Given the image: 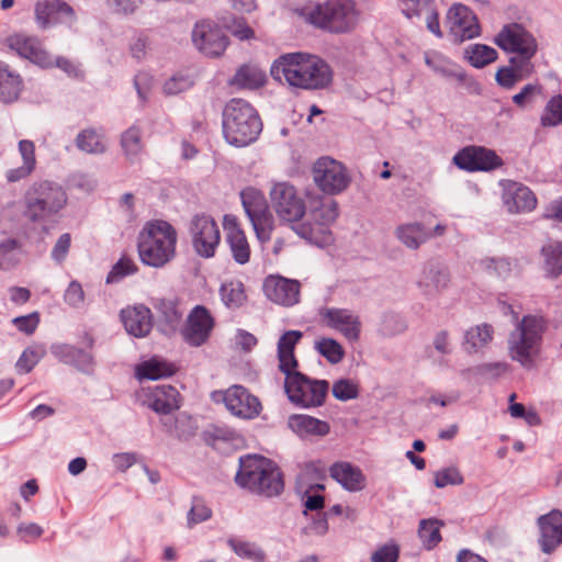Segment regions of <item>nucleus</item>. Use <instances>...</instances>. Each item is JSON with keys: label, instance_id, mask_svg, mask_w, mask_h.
Masks as SVG:
<instances>
[{"label": "nucleus", "instance_id": "f257e3e1", "mask_svg": "<svg viewBox=\"0 0 562 562\" xmlns=\"http://www.w3.org/2000/svg\"><path fill=\"white\" fill-rule=\"evenodd\" d=\"M302 337L300 330H288L279 338L278 367L285 375L284 389L289 400L303 407H316L325 402L329 383L326 380H312L296 371L299 361L294 351Z\"/></svg>", "mask_w": 562, "mask_h": 562}, {"label": "nucleus", "instance_id": "f03ea898", "mask_svg": "<svg viewBox=\"0 0 562 562\" xmlns=\"http://www.w3.org/2000/svg\"><path fill=\"white\" fill-rule=\"evenodd\" d=\"M270 71L277 81L305 90L326 88L333 79L330 67L322 58L304 53L282 55Z\"/></svg>", "mask_w": 562, "mask_h": 562}, {"label": "nucleus", "instance_id": "7ed1b4c3", "mask_svg": "<svg viewBox=\"0 0 562 562\" xmlns=\"http://www.w3.org/2000/svg\"><path fill=\"white\" fill-rule=\"evenodd\" d=\"M236 483L250 492L266 496H278L283 492V475L279 467L262 456L240 458Z\"/></svg>", "mask_w": 562, "mask_h": 562}, {"label": "nucleus", "instance_id": "20e7f679", "mask_svg": "<svg viewBox=\"0 0 562 562\" xmlns=\"http://www.w3.org/2000/svg\"><path fill=\"white\" fill-rule=\"evenodd\" d=\"M177 239V232L168 222L147 223L140 231L137 240L140 261L154 268L166 266L176 255Z\"/></svg>", "mask_w": 562, "mask_h": 562}, {"label": "nucleus", "instance_id": "39448f33", "mask_svg": "<svg viewBox=\"0 0 562 562\" xmlns=\"http://www.w3.org/2000/svg\"><path fill=\"white\" fill-rule=\"evenodd\" d=\"M222 125L226 142L236 147L254 143L262 131L259 114L243 99H232L225 105Z\"/></svg>", "mask_w": 562, "mask_h": 562}, {"label": "nucleus", "instance_id": "423d86ee", "mask_svg": "<svg viewBox=\"0 0 562 562\" xmlns=\"http://www.w3.org/2000/svg\"><path fill=\"white\" fill-rule=\"evenodd\" d=\"M64 188L48 180L33 182L23 196V216L31 223H42L58 215L67 205Z\"/></svg>", "mask_w": 562, "mask_h": 562}, {"label": "nucleus", "instance_id": "0eeeda50", "mask_svg": "<svg viewBox=\"0 0 562 562\" xmlns=\"http://www.w3.org/2000/svg\"><path fill=\"white\" fill-rule=\"evenodd\" d=\"M302 18L310 24L331 33H346L355 29L358 12L352 0H326L308 4L301 10Z\"/></svg>", "mask_w": 562, "mask_h": 562}, {"label": "nucleus", "instance_id": "6e6552de", "mask_svg": "<svg viewBox=\"0 0 562 562\" xmlns=\"http://www.w3.org/2000/svg\"><path fill=\"white\" fill-rule=\"evenodd\" d=\"M546 330V321L541 316L526 315L516 325L508 339L509 355L513 360L524 367L532 363L538 353L542 335Z\"/></svg>", "mask_w": 562, "mask_h": 562}, {"label": "nucleus", "instance_id": "1a4fd4ad", "mask_svg": "<svg viewBox=\"0 0 562 562\" xmlns=\"http://www.w3.org/2000/svg\"><path fill=\"white\" fill-rule=\"evenodd\" d=\"M338 217V203L333 199L318 198L310 211V220L297 224L295 233L302 238L325 246L331 241L329 226Z\"/></svg>", "mask_w": 562, "mask_h": 562}, {"label": "nucleus", "instance_id": "9d476101", "mask_svg": "<svg viewBox=\"0 0 562 562\" xmlns=\"http://www.w3.org/2000/svg\"><path fill=\"white\" fill-rule=\"evenodd\" d=\"M240 199L258 240L260 243L269 241L274 221L263 193L256 188L247 187L241 190Z\"/></svg>", "mask_w": 562, "mask_h": 562}, {"label": "nucleus", "instance_id": "9b49d317", "mask_svg": "<svg viewBox=\"0 0 562 562\" xmlns=\"http://www.w3.org/2000/svg\"><path fill=\"white\" fill-rule=\"evenodd\" d=\"M211 398L214 403H223L233 416L240 419H254L262 409L259 398L239 384L232 385L226 390L213 391Z\"/></svg>", "mask_w": 562, "mask_h": 562}, {"label": "nucleus", "instance_id": "f8f14e48", "mask_svg": "<svg viewBox=\"0 0 562 562\" xmlns=\"http://www.w3.org/2000/svg\"><path fill=\"white\" fill-rule=\"evenodd\" d=\"M269 195L272 207L280 220L295 223L305 215V202L299 195L295 187L289 182L273 183Z\"/></svg>", "mask_w": 562, "mask_h": 562}, {"label": "nucleus", "instance_id": "ddd939ff", "mask_svg": "<svg viewBox=\"0 0 562 562\" xmlns=\"http://www.w3.org/2000/svg\"><path fill=\"white\" fill-rule=\"evenodd\" d=\"M189 233L195 252L203 258H212L221 243V233L211 215L195 214L189 224Z\"/></svg>", "mask_w": 562, "mask_h": 562}, {"label": "nucleus", "instance_id": "4468645a", "mask_svg": "<svg viewBox=\"0 0 562 562\" xmlns=\"http://www.w3.org/2000/svg\"><path fill=\"white\" fill-rule=\"evenodd\" d=\"M312 172L315 184L327 194H338L350 183L346 167L330 157L317 159Z\"/></svg>", "mask_w": 562, "mask_h": 562}, {"label": "nucleus", "instance_id": "2eb2a0df", "mask_svg": "<svg viewBox=\"0 0 562 562\" xmlns=\"http://www.w3.org/2000/svg\"><path fill=\"white\" fill-rule=\"evenodd\" d=\"M445 25L454 42H464L480 35L477 18L470 8L461 3L452 4L447 11Z\"/></svg>", "mask_w": 562, "mask_h": 562}, {"label": "nucleus", "instance_id": "dca6fc26", "mask_svg": "<svg viewBox=\"0 0 562 562\" xmlns=\"http://www.w3.org/2000/svg\"><path fill=\"white\" fill-rule=\"evenodd\" d=\"M4 45L20 57L43 68H50L54 65L53 55L44 48L43 43L36 36L13 33L5 38Z\"/></svg>", "mask_w": 562, "mask_h": 562}, {"label": "nucleus", "instance_id": "f3484780", "mask_svg": "<svg viewBox=\"0 0 562 562\" xmlns=\"http://www.w3.org/2000/svg\"><path fill=\"white\" fill-rule=\"evenodd\" d=\"M301 283L295 279H289L279 274H269L262 283L265 296L272 303L292 307L300 302Z\"/></svg>", "mask_w": 562, "mask_h": 562}, {"label": "nucleus", "instance_id": "a211bd4d", "mask_svg": "<svg viewBox=\"0 0 562 562\" xmlns=\"http://www.w3.org/2000/svg\"><path fill=\"white\" fill-rule=\"evenodd\" d=\"M495 43L503 50L516 53L527 60L537 52L533 36L517 23L505 25L496 35Z\"/></svg>", "mask_w": 562, "mask_h": 562}, {"label": "nucleus", "instance_id": "6ab92c4d", "mask_svg": "<svg viewBox=\"0 0 562 562\" xmlns=\"http://www.w3.org/2000/svg\"><path fill=\"white\" fill-rule=\"evenodd\" d=\"M453 164L465 171H490L503 165L502 158L492 149L467 146L453 156Z\"/></svg>", "mask_w": 562, "mask_h": 562}, {"label": "nucleus", "instance_id": "aec40b11", "mask_svg": "<svg viewBox=\"0 0 562 562\" xmlns=\"http://www.w3.org/2000/svg\"><path fill=\"white\" fill-rule=\"evenodd\" d=\"M214 326L211 312L203 305H196L189 313L181 335L190 346L200 347L207 341Z\"/></svg>", "mask_w": 562, "mask_h": 562}, {"label": "nucleus", "instance_id": "412c9836", "mask_svg": "<svg viewBox=\"0 0 562 562\" xmlns=\"http://www.w3.org/2000/svg\"><path fill=\"white\" fill-rule=\"evenodd\" d=\"M194 46L205 56L218 57L228 46V38L220 26L202 21L192 31Z\"/></svg>", "mask_w": 562, "mask_h": 562}, {"label": "nucleus", "instance_id": "4be33fe9", "mask_svg": "<svg viewBox=\"0 0 562 562\" xmlns=\"http://www.w3.org/2000/svg\"><path fill=\"white\" fill-rule=\"evenodd\" d=\"M327 327L341 334L347 340L356 342L361 334V319L348 308L327 307L321 312Z\"/></svg>", "mask_w": 562, "mask_h": 562}, {"label": "nucleus", "instance_id": "5701e85b", "mask_svg": "<svg viewBox=\"0 0 562 562\" xmlns=\"http://www.w3.org/2000/svg\"><path fill=\"white\" fill-rule=\"evenodd\" d=\"M223 228L226 244L235 262L241 266L248 263L251 257V248L237 216L225 214Z\"/></svg>", "mask_w": 562, "mask_h": 562}, {"label": "nucleus", "instance_id": "b1692460", "mask_svg": "<svg viewBox=\"0 0 562 562\" xmlns=\"http://www.w3.org/2000/svg\"><path fill=\"white\" fill-rule=\"evenodd\" d=\"M401 10L407 19H423L427 30L436 37L443 36L435 0H401Z\"/></svg>", "mask_w": 562, "mask_h": 562}, {"label": "nucleus", "instance_id": "393cba45", "mask_svg": "<svg viewBox=\"0 0 562 562\" xmlns=\"http://www.w3.org/2000/svg\"><path fill=\"white\" fill-rule=\"evenodd\" d=\"M36 23L41 29H47L52 24L76 20L72 8L61 0H38L34 5Z\"/></svg>", "mask_w": 562, "mask_h": 562}, {"label": "nucleus", "instance_id": "a878e982", "mask_svg": "<svg viewBox=\"0 0 562 562\" xmlns=\"http://www.w3.org/2000/svg\"><path fill=\"white\" fill-rule=\"evenodd\" d=\"M140 396L144 403L158 414H169L180 407V394L171 385L142 389Z\"/></svg>", "mask_w": 562, "mask_h": 562}, {"label": "nucleus", "instance_id": "bb28decb", "mask_svg": "<svg viewBox=\"0 0 562 562\" xmlns=\"http://www.w3.org/2000/svg\"><path fill=\"white\" fill-rule=\"evenodd\" d=\"M537 522L540 529V548L549 554L562 543V512L552 509L550 513L541 515Z\"/></svg>", "mask_w": 562, "mask_h": 562}, {"label": "nucleus", "instance_id": "cd10ccee", "mask_svg": "<svg viewBox=\"0 0 562 562\" xmlns=\"http://www.w3.org/2000/svg\"><path fill=\"white\" fill-rule=\"evenodd\" d=\"M504 203L510 213L531 212L537 206L535 193L519 182H508L504 195Z\"/></svg>", "mask_w": 562, "mask_h": 562}, {"label": "nucleus", "instance_id": "c85d7f7f", "mask_svg": "<svg viewBox=\"0 0 562 562\" xmlns=\"http://www.w3.org/2000/svg\"><path fill=\"white\" fill-rule=\"evenodd\" d=\"M330 476L349 492H358L366 487L362 471L349 462H336L329 469Z\"/></svg>", "mask_w": 562, "mask_h": 562}, {"label": "nucleus", "instance_id": "c756f323", "mask_svg": "<svg viewBox=\"0 0 562 562\" xmlns=\"http://www.w3.org/2000/svg\"><path fill=\"white\" fill-rule=\"evenodd\" d=\"M126 331L135 337H145L153 327L150 310L140 305L121 312Z\"/></svg>", "mask_w": 562, "mask_h": 562}, {"label": "nucleus", "instance_id": "7c9ffc66", "mask_svg": "<svg viewBox=\"0 0 562 562\" xmlns=\"http://www.w3.org/2000/svg\"><path fill=\"white\" fill-rule=\"evenodd\" d=\"M22 76L9 64L0 60V102L13 103L23 91Z\"/></svg>", "mask_w": 562, "mask_h": 562}, {"label": "nucleus", "instance_id": "2f4dec72", "mask_svg": "<svg viewBox=\"0 0 562 562\" xmlns=\"http://www.w3.org/2000/svg\"><path fill=\"white\" fill-rule=\"evenodd\" d=\"M19 153L22 157V166L11 168L5 172L8 182H18L31 176L36 167L35 145L32 140L22 139L19 142Z\"/></svg>", "mask_w": 562, "mask_h": 562}, {"label": "nucleus", "instance_id": "473e14b6", "mask_svg": "<svg viewBox=\"0 0 562 562\" xmlns=\"http://www.w3.org/2000/svg\"><path fill=\"white\" fill-rule=\"evenodd\" d=\"M450 281L449 273L446 269L436 268L434 266L425 268L418 281L419 288L426 295H435L440 293L448 286Z\"/></svg>", "mask_w": 562, "mask_h": 562}, {"label": "nucleus", "instance_id": "72a5a7b5", "mask_svg": "<svg viewBox=\"0 0 562 562\" xmlns=\"http://www.w3.org/2000/svg\"><path fill=\"white\" fill-rule=\"evenodd\" d=\"M267 81L266 74L256 65L246 64L240 66L231 80L232 86L241 89H258Z\"/></svg>", "mask_w": 562, "mask_h": 562}, {"label": "nucleus", "instance_id": "f704fd0d", "mask_svg": "<svg viewBox=\"0 0 562 562\" xmlns=\"http://www.w3.org/2000/svg\"><path fill=\"white\" fill-rule=\"evenodd\" d=\"M77 148L89 155H102L106 151L105 136L95 128H85L78 133L75 139Z\"/></svg>", "mask_w": 562, "mask_h": 562}, {"label": "nucleus", "instance_id": "c9c22d12", "mask_svg": "<svg viewBox=\"0 0 562 562\" xmlns=\"http://www.w3.org/2000/svg\"><path fill=\"white\" fill-rule=\"evenodd\" d=\"M290 428L300 436H325L329 432V425L308 415H293L289 418Z\"/></svg>", "mask_w": 562, "mask_h": 562}, {"label": "nucleus", "instance_id": "e433bc0d", "mask_svg": "<svg viewBox=\"0 0 562 562\" xmlns=\"http://www.w3.org/2000/svg\"><path fill=\"white\" fill-rule=\"evenodd\" d=\"M120 144L126 159L131 162L138 161L145 148L142 130L136 125H132L122 133Z\"/></svg>", "mask_w": 562, "mask_h": 562}, {"label": "nucleus", "instance_id": "4c0bfd02", "mask_svg": "<svg viewBox=\"0 0 562 562\" xmlns=\"http://www.w3.org/2000/svg\"><path fill=\"white\" fill-rule=\"evenodd\" d=\"M396 237L408 248L417 249L430 234L419 223L403 224L396 228Z\"/></svg>", "mask_w": 562, "mask_h": 562}, {"label": "nucleus", "instance_id": "58836bf2", "mask_svg": "<svg viewBox=\"0 0 562 562\" xmlns=\"http://www.w3.org/2000/svg\"><path fill=\"white\" fill-rule=\"evenodd\" d=\"M221 299L228 308H239L247 301L245 285L239 280H229L220 289Z\"/></svg>", "mask_w": 562, "mask_h": 562}, {"label": "nucleus", "instance_id": "ea45409f", "mask_svg": "<svg viewBox=\"0 0 562 562\" xmlns=\"http://www.w3.org/2000/svg\"><path fill=\"white\" fill-rule=\"evenodd\" d=\"M464 57L471 66L475 68H483L494 63L498 57V53L491 46L484 44H472L465 48Z\"/></svg>", "mask_w": 562, "mask_h": 562}, {"label": "nucleus", "instance_id": "a19ab883", "mask_svg": "<svg viewBox=\"0 0 562 562\" xmlns=\"http://www.w3.org/2000/svg\"><path fill=\"white\" fill-rule=\"evenodd\" d=\"M173 364L166 361L151 359L143 362L136 369V375L142 379L157 380L170 376L175 373Z\"/></svg>", "mask_w": 562, "mask_h": 562}, {"label": "nucleus", "instance_id": "79ce46f5", "mask_svg": "<svg viewBox=\"0 0 562 562\" xmlns=\"http://www.w3.org/2000/svg\"><path fill=\"white\" fill-rule=\"evenodd\" d=\"M544 270L549 277L557 278L562 274V243L553 241L542 247Z\"/></svg>", "mask_w": 562, "mask_h": 562}, {"label": "nucleus", "instance_id": "37998d69", "mask_svg": "<svg viewBox=\"0 0 562 562\" xmlns=\"http://www.w3.org/2000/svg\"><path fill=\"white\" fill-rule=\"evenodd\" d=\"M425 64L435 72L445 77H456L458 72L456 65L442 53L437 50H428L424 54Z\"/></svg>", "mask_w": 562, "mask_h": 562}, {"label": "nucleus", "instance_id": "c03bdc74", "mask_svg": "<svg viewBox=\"0 0 562 562\" xmlns=\"http://www.w3.org/2000/svg\"><path fill=\"white\" fill-rule=\"evenodd\" d=\"M493 339V328L491 325L482 324L470 328L464 336L467 349L473 351L486 346Z\"/></svg>", "mask_w": 562, "mask_h": 562}, {"label": "nucleus", "instance_id": "a18cd8bd", "mask_svg": "<svg viewBox=\"0 0 562 562\" xmlns=\"http://www.w3.org/2000/svg\"><path fill=\"white\" fill-rule=\"evenodd\" d=\"M314 349L331 364L339 363L345 357L344 347L334 338L323 337L316 340Z\"/></svg>", "mask_w": 562, "mask_h": 562}, {"label": "nucleus", "instance_id": "49530a36", "mask_svg": "<svg viewBox=\"0 0 562 562\" xmlns=\"http://www.w3.org/2000/svg\"><path fill=\"white\" fill-rule=\"evenodd\" d=\"M442 524L435 518L423 519L419 524L418 536L428 550L435 548L441 541L440 527Z\"/></svg>", "mask_w": 562, "mask_h": 562}, {"label": "nucleus", "instance_id": "de8ad7c7", "mask_svg": "<svg viewBox=\"0 0 562 562\" xmlns=\"http://www.w3.org/2000/svg\"><path fill=\"white\" fill-rule=\"evenodd\" d=\"M526 74L521 68L503 67L496 72L495 79L499 86L512 89L518 81L530 75L532 67L529 61L525 63Z\"/></svg>", "mask_w": 562, "mask_h": 562}, {"label": "nucleus", "instance_id": "09e8293b", "mask_svg": "<svg viewBox=\"0 0 562 562\" xmlns=\"http://www.w3.org/2000/svg\"><path fill=\"white\" fill-rule=\"evenodd\" d=\"M228 544L232 550L240 558L248 559L255 562H261L265 559V553L255 543L231 539Z\"/></svg>", "mask_w": 562, "mask_h": 562}, {"label": "nucleus", "instance_id": "8fccbe9b", "mask_svg": "<svg viewBox=\"0 0 562 562\" xmlns=\"http://www.w3.org/2000/svg\"><path fill=\"white\" fill-rule=\"evenodd\" d=\"M562 123V95L552 97L546 105L541 116L543 126H555Z\"/></svg>", "mask_w": 562, "mask_h": 562}, {"label": "nucleus", "instance_id": "3c124183", "mask_svg": "<svg viewBox=\"0 0 562 562\" xmlns=\"http://www.w3.org/2000/svg\"><path fill=\"white\" fill-rule=\"evenodd\" d=\"M464 479L457 467H449L438 470L434 474V484L437 488H443L448 485H461Z\"/></svg>", "mask_w": 562, "mask_h": 562}, {"label": "nucleus", "instance_id": "603ef678", "mask_svg": "<svg viewBox=\"0 0 562 562\" xmlns=\"http://www.w3.org/2000/svg\"><path fill=\"white\" fill-rule=\"evenodd\" d=\"M224 26L234 36L244 41L254 37V30L247 24L246 20L243 18H225L223 20Z\"/></svg>", "mask_w": 562, "mask_h": 562}, {"label": "nucleus", "instance_id": "864d4df0", "mask_svg": "<svg viewBox=\"0 0 562 562\" xmlns=\"http://www.w3.org/2000/svg\"><path fill=\"white\" fill-rule=\"evenodd\" d=\"M358 392V384L349 379H340L333 384V395L339 401L356 398Z\"/></svg>", "mask_w": 562, "mask_h": 562}, {"label": "nucleus", "instance_id": "5fc2aeb1", "mask_svg": "<svg viewBox=\"0 0 562 562\" xmlns=\"http://www.w3.org/2000/svg\"><path fill=\"white\" fill-rule=\"evenodd\" d=\"M150 47V41L144 32L135 33L130 40L128 52L136 60H142L146 57L147 50Z\"/></svg>", "mask_w": 562, "mask_h": 562}, {"label": "nucleus", "instance_id": "6e6d98bb", "mask_svg": "<svg viewBox=\"0 0 562 562\" xmlns=\"http://www.w3.org/2000/svg\"><path fill=\"white\" fill-rule=\"evenodd\" d=\"M138 270L134 260L130 257H122L110 271L106 281L113 282L126 276L134 274Z\"/></svg>", "mask_w": 562, "mask_h": 562}, {"label": "nucleus", "instance_id": "4d7b16f0", "mask_svg": "<svg viewBox=\"0 0 562 562\" xmlns=\"http://www.w3.org/2000/svg\"><path fill=\"white\" fill-rule=\"evenodd\" d=\"M543 91V87L540 83H528L526 85L519 93L513 97V102L519 106L524 108L528 103H531L536 97L541 95Z\"/></svg>", "mask_w": 562, "mask_h": 562}, {"label": "nucleus", "instance_id": "13d9d810", "mask_svg": "<svg viewBox=\"0 0 562 562\" xmlns=\"http://www.w3.org/2000/svg\"><path fill=\"white\" fill-rule=\"evenodd\" d=\"M207 438L215 446L220 441L235 443L240 440V435L228 427H213L207 431Z\"/></svg>", "mask_w": 562, "mask_h": 562}, {"label": "nucleus", "instance_id": "bf43d9fd", "mask_svg": "<svg viewBox=\"0 0 562 562\" xmlns=\"http://www.w3.org/2000/svg\"><path fill=\"white\" fill-rule=\"evenodd\" d=\"M42 355L35 350L25 349L16 361L15 368L20 373H29L38 363Z\"/></svg>", "mask_w": 562, "mask_h": 562}, {"label": "nucleus", "instance_id": "052dcab7", "mask_svg": "<svg viewBox=\"0 0 562 562\" xmlns=\"http://www.w3.org/2000/svg\"><path fill=\"white\" fill-rule=\"evenodd\" d=\"M12 323L21 333L32 335L40 324V314L33 312L29 315L18 316L12 319Z\"/></svg>", "mask_w": 562, "mask_h": 562}, {"label": "nucleus", "instance_id": "680f3d73", "mask_svg": "<svg viewBox=\"0 0 562 562\" xmlns=\"http://www.w3.org/2000/svg\"><path fill=\"white\" fill-rule=\"evenodd\" d=\"M211 517V509L200 498H194L188 515L189 525L199 524Z\"/></svg>", "mask_w": 562, "mask_h": 562}, {"label": "nucleus", "instance_id": "e2e57ef3", "mask_svg": "<svg viewBox=\"0 0 562 562\" xmlns=\"http://www.w3.org/2000/svg\"><path fill=\"white\" fill-rule=\"evenodd\" d=\"M400 555L398 547L384 544L378 548L371 555V562H397Z\"/></svg>", "mask_w": 562, "mask_h": 562}, {"label": "nucleus", "instance_id": "0e129e2a", "mask_svg": "<svg viewBox=\"0 0 562 562\" xmlns=\"http://www.w3.org/2000/svg\"><path fill=\"white\" fill-rule=\"evenodd\" d=\"M65 302L74 307H78L83 303L85 292L78 281H71L64 294Z\"/></svg>", "mask_w": 562, "mask_h": 562}, {"label": "nucleus", "instance_id": "69168bd1", "mask_svg": "<svg viewBox=\"0 0 562 562\" xmlns=\"http://www.w3.org/2000/svg\"><path fill=\"white\" fill-rule=\"evenodd\" d=\"M70 244V234L65 233L60 235L52 250V258L57 262H63L69 251Z\"/></svg>", "mask_w": 562, "mask_h": 562}, {"label": "nucleus", "instance_id": "338daca9", "mask_svg": "<svg viewBox=\"0 0 562 562\" xmlns=\"http://www.w3.org/2000/svg\"><path fill=\"white\" fill-rule=\"evenodd\" d=\"M157 308L169 325L178 324L181 319V314L179 313L176 304L170 301H160Z\"/></svg>", "mask_w": 562, "mask_h": 562}, {"label": "nucleus", "instance_id": "774afa93", "mask_svg": "<svg viewBox=\"0 0 562 562\" xmlns=\"http://www.w3.org/2000/svg\"><path fill=\"white\" fill-rule=\"evenodd\" d=\"M54 355L65 363H79L76 359V353H80V349L71 345H59L54 347Z\"/></svg>", "mask_w": 562, "mask_h": 562}]
</instances>
